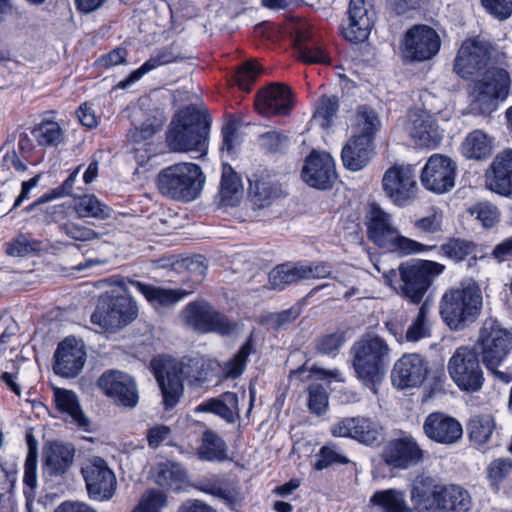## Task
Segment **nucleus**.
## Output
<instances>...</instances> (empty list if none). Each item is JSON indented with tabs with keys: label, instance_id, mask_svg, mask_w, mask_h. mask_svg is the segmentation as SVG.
I'll list each match as a JSON object with an SVG mask.
<instances>
[{
	"label": "nucleus",
	"instance_id": "obj_1",
	"mask_svg": "<svg viewBox=\"0 0 512 512\" xmlns=\"http://www.w3.org/2000/svg\"><path fill=\"white\" fill-rule=\"evenodd\" d=\"M126 294L114 297H101L91 322L107 330H114L131 323L138 313L136 302L128 295L129 285L140 292L152 305L169 307L186 297L189 292L183 289H164L130 278L116 282Z\"/></svg>",
	"mask_w": 512,
	"mask_h": 512
},
{
	"label": "nucleus",
	"instance_id": "obj_2",
	"mask_svg": "<svg viewBox=\"0 0 512 512\" xmlns=\"http://www.w3.org/2000/svg\"><path fill=\"white\" fill-rule=\"evenodd\" d=\"M444 269L443 264L435 261L410 260L401 263L397 269H389L382 274L385 285L410 303L418 305Z\"/></svg>",
	"mask_w": 512,
	"mask_h": 512
},
{
	"label": "nucleus",
	"instance_id": "obj_3",
	"mask_svg": "<svg viewBox=\"0 0 512 512\" xmlns=\"http://www.w3.org/2000/svg\"><path fill=\"white\" fill-rule=\"evenodd\" d=\"M210 117L194 107L180 110L166 133L168 147L174 152L197 151L205 155L210 133Z\"/></svg>",
	"mask_w": 512,
	"mask_h": 512
},
{
	"label": "nucleus",
	"instance_id": "obj_4",
	"mask_svg": "<svg viewBox=\"0 0 512 512\" xmlns=\"http://www.w3.org/2000/svg\"><path fill=\"white\" fill-rule=\"evenodd\" d=\"M155 378L160 386L165 409L173 408L183 392L182 381L205 379L203 362L197 358L178 361L171 357H158L151 361Z\"/></svg>",
	"mask_w": 512,
	"mask_h": 512
},
{
	"label": "nucleus",
	"instance_id": "obj_5",
	"mask_svg": "<svg viewBox=\"0 0 512 512\" xmlns=\"http://www.w3.org/2000/svg\"><path fill=\"white\" fill-rule=\"evenodd\" d=\"M379 127L376 113L367 106H360L355 118L354 133L341 151L346 169L356 172L368 165L374 156V136Z\"/></svg>",
	"mask_w": 512,
	"mask_h": 512
},
{
	"label": "nucleus",
	"instance_id": "obj_6",
	"mask_svg": "<svg viewBox=\"0 0 512 512\" xmlns=\"http://www.w3.org/2000/svg\"><path fill=\"white\" fill-rule=\"evenodd\" d=\"M353 368L357 378L373 393L390 361L391 349L379 336H365L353 348Z\"/></svg>",
	"mask_w": 512,
	"mask_h": 512
},
{
	"label": "nucleus",
	"instance_id": "obj_7",
	"mask_svg": "<svg viewBox=\"0 0 512 512\" xmlns=\"http://www.w3.org/2000/svg\"><path fill=\"white\" fill-rule=\"evenodd\" d=\"M205 180L199 165L181 162L163 168L158 173L157 187L159 192L167 198L190 202L201 194Z\"/></svg>",
	"mask_w": 512,
	"mask_h": 512
},
{
	"label": "nucleus",
	"instance_id": "obj_8",
	"mask_svg": "<svg viewBox=\"0 0 512 512\" xmlns=\"http://www.w3.org/2000/svg\"><path fill=\"white\" fill-rule=\"evenodd\" d=\"M475 349L489 371L505 383L511 381L510 374L497 370V367L512 351V333L497 319L489 317L482 322Z\"/></svg>",
	"mask_w": 512,
	"mask_h": 512
},
{
	"label": "nucleus",
	"instance_id": "obj_9",
	"mask_svg": "<svg viewBox=\"0 0 512 512\" xmlns=\"http://www.w3.org/2000/svg\"><path fill=\"white\" fill-rule=\"evenodd\" d=\"M482 307V295L475 283L446 291L440 302V315L451 330L460 331L473 323Z\"/></svg>",
	"mask_w": 512,
	"mask_h": 512
},
{
	"label": "nucleus",
	"instance_id": "obj_10",
	"mask_svg": "<svg viewBox=\"0 0 512 512\" xmlns=\"http://www.w3.org/2000/svg\"><path fill=\"white\" fill-rule=\"evenodd\" d=\"M366 225L369 239L382 249L398 253L401 256L417 254L430 249L422 243L402 236L394 227L391 215L375 203L369 206Z\"/></svg>",
	"mask_w": 512,
	"mask_h": 512
},
{
	"label": "nucleus",
	"instance_id": "obj_11",
	"mask_svg": "<svg viewBox=\"0 0 512 512\" xmlns=\"http://www.w3.org/2000/svg\"><path fill=\"white\" fill-rule=\"evenodd\" d=\"M182 316L186 326L201 334L216 333L230 336L237 329L234 321L202 300L187 304Z\"/></svg>",
	"mask_w": 512,
	"mask_h": 512
},
{
	"label": "nucleus",
	"instance_id": "obj_12",
	"mask_svg": "<svg viewBox=\"0 0 512 512\" xmlns=\"http://www.w3.org/2000/svg\"><path fill=\"white\" fill-rule=\"evenodd\" d=\"M510 85V75L505 69H486L482 78L474 83L473 109L482 114L492 112L496 108L497 100H504L508 96Z\"/></svg>",
	"mask_w": 512,
	"mask_h": 512
},
{
	"label": "nucleus",
	"instance_id": "obj_13",
	"mask_svg": "<svg viewBox=\"0 0 512 512\" xmlns=\"http://www.w3.org/2000/svg\"><path fill=\"white\" fill-rule=\"evenodd\" d=\"M448 372L454 383L463 391L476 392L483 385V371L478 355L472 348H457L448 361Z\"/></svg>",
	"mask_w": 512,
	"mask_h": 512
},
{
	"label": "nucleus",
	"instance_id": "obj_14",
	"mask_svg": "<svg viewBox=\"0 0 512 512\" xmlns=\"http://www.w3.org/2000/svg\"><path fill=\"white\" fill-rule=\"evenodd\" d=\"M381 457L388 466L407 470L423 462L425 451L411 434L401 432L385 445Z\"/></svg>",
	"mask_w": 512,
	"mask_h": 512
},
{
	"label": "nucleus",
	"instance_id": "obj_15",
	"mask_svg": "<svg viewBox=\"0 0 512 512\" xmlns=\"http://www.w3.org/2000/svg\"><path fill=\"white\" fill-rule=\"evenodd\" d=\"M491 44L479 38L467 39L460 46L454 63V71L469 79L486 69L491 59Z\"/></svg>",
	"mask_w": 512,
	"mask_h": 512
},
{
	"label": "nucleus",
	"instance_id": "obj_16",
	"mask_svg": "<svg viewBox=\"0 0 512 512\" xmlns=\"http://www.w3.org/2000/svg\"><path fill=\"white\" fill-rule=\"evenodd\" d=\"M385 194L399 206L405 205L416 195L415 169L409 164H395L388 168L382 178Z\"/></svg>",
	"mask_w": 512,
	"mask_h": 512
},
{
	"label": "nucleus",
	"instance_id": "obj_17",
	"mask_svg": "<svg viewBox=\"0 0 512 512\" xmlns=\"http://www.w3.org/2000/svg\"><path fill=\"white\" fill-rule=\"evenodd\" d=\"M440 46L441 39L433 28L415 25L405 33L402 53L406 60L422 62L433 58Z\"/></svg>",
	"mask_w": 512,
	"mask_h": 512
},
{
	"label": "nucleus",
	"instance_id": "obj_18",
	"mask_svg": "<svg viewBox=\"0 0 512 512\" xmlns=\"http://www.w3.org/2000/svg\"><path fill=\"white\" fill-rule=\"evenodd\" d=\"M457 165L450 157L433 154L421 171L422 185L429 191L443 194L455 186Z\"/></svg>",
	"mask_w": 512,
	"mask_h": 512
},
{
	"label": "nucleus",
	"instance_id": "obj_19",
	"mask_svg": "<svg viewBox=\"0 0 512 512\" xmlns=\"http://www.w3.org/2000/svg\"><path fill=\"white\" fill-rule=\"evenodd\" d=\"M81 471L91 498L105 500L113 496L117 482L105 460L100 457L89 459Z\"/></svg>",
	"mask_w": 512,
	"mask_h": 512
},
{
	"label": "nucleus",
	"instance_id": "obj_20",
	"mask_svg": "<svg viewBox=\"0 0 512 512\" xmlns=\"http://www.w3.org/2000/svg\"><path fill=\"white\" fill-rule=\"evenodd\" d=\"M302 179L310 187L327 190L337 179L335 162L326 152L312 151L302 169Z\"/></svg>",
	"mask_w": 512,
	"mask_h": 512
},
{
	"label": "nucleus",
	"instance_id": "obj_21",
	"mask_svg": "<svg viewBox=\"0 0 512 512\" xmlns=\"http://www.w3.org/2000/svg\"><path fill=\"white\" fill-rule=\"evenodd\" d=\"M98 386L119 406L133 408L138 403L136 384L129 375L123 372L115 370L105 372L99 378Z\"/></svg>",
	"mask_w": 512,
	"mask_h": 512
},
{
	"label": "nucleus",
	"instance_id": "obj_22",
	"mask_svg": "<svg viewBox=\"0 0 512 512\" xmlns=\"http://www.w3.org/2000/svg\"><path fill=\"white\" fill-rule=\"evenodd\" d=\"M331 433L336 437H347L365 445H373L379 442L382 427L371 418L346 417L331 427Z\"/></svg>",
	"mask_w": 512,
	"mask_h": 512
},
{
	"label": "nucleus",
	"instance_id": "obj_23",
	"mask_svg": "<svg viewBox=\"0 0 512 512\" xmlns=\"http://www.w3.org/2000/svg\"><path fill=\"white\" fill-rule=\"evenodd\" d=\"M428 374L427 361L417 353L404 354L393 366L391 380L399 389L420 386Z\"/></svg>",
	"mask_w": 512,
	"mask_h": 512
},
{
	"label": "nucleus",
	"instance_id": "obj_24",
	"mask_svg": "<svg viewBox=\"0 0 512 512\" xmlns=\"http://www.w3.org/2000/svg\"><path fill=\"white\" fill-rule=\"evenodd\" d=\"M85 358L84 343L73 337H67L58 344L54 354L53 369L57 375L62 377H75L83 369Z\"/></svg>",
	"mask_w": 512,
	"mask_h": 512
},
{
	"label": "nucleus",
	"instance_id": "obj_25",
	"mask_svg": "<svg viewBox=\"0 0 512 512\" xmlns=\"http://www.w3.org/2000/svg\"><path fill=\"white\" fill-rule=\"evenodd\" d=\"M423 433L431 441L442 445H453L463 435L461 423L443 412H432L424 420Z\"/></svg>",
	"mask_w": 512,
	"mask_h": 512
},
{
	"label": "nucleus",
	"instance_id": "obj_26",
	"mask_svg": "<svg viewBox=\"0 0 512 512\" xmlns=\"http://www.w3.org/2000/svg\"><path fill=\"white\" fill-rule=\"evenodd\" d=\"M294 105L290 88L272 83L261 89L255 98L256 110L264 116L287 115Z\"/></svg>",
	"mask_w": 512,
	"mask_h": 512
},
{
	"label": "nucleus",
	"instance_id": "obj_27",
	"mask_svg": "<svg viewBox=\"0 0 512 512\" xmlns=\"http://www.w3.org/2000/svg\"><path fill=\"white\" fill-rule=\"evenodd\" d=\"M347 14V21L342 25L344 38L353 43L364 42L374 24L373 13L367 9L365 0H350Z\"/></svg>",
	"mask_w": 512,
	"mask_h": 512
},
{
	"label": "nucleus",
	"instance_id": "obj_28",
	"mask_svg": "<svg viewBox=\"0 0 512 512\" xmlns=\"http://www.w3.org/2000/svg\"><path fill=\"white\" fill-rule=\"evenodd\" d=\"M406 128L416 144L421 147L435 148L442 139L434 117L419 109L409 112Z\"/></svg>",
	"mask_w": 512,
	"mask_h": 512
},
{
	"label": "nucleus",
	"instance_id": "obj_29",
	"mask_svg": "<svg viewBox=\"0 0 512 512\" xmlns=\"http://www.w3.org/2000/svg\"><path fill=\"white\" fill-rule=\"evenodd\" d=\"M189 58L180 44L173 42L155 52L141 67L134 70L126 79L118 83V87L126 89L140 80L146 73L163 65L180 62Z\"/></svg>",
	"mask_w": 512,
	"mask_h": 512
},
{
	"label": "nucleus",
	"instance_id": "obj_30",
	"mask_svg": "<svg viewBox=\"0 0 512 512\" xmlns=\"http://www.w3.org/2000/svg\"><path fill=\"white\" fill-rule=\"evenodd\" d=\"M441 487L430 476L419 475L411 489V501L417 512H436L440 501Z\"/></svg>",
	"mask_w": 512,
	"mask_h": 512
},
{
	"label": "nucleus",
	"instance_id": "obj_31",
	"mask_svg": "<svg viewBox=\"0 0 512 512\" xmlns=\"http://www.w3.org/2000/svg\"><path fill=\"white\" fill-rule=\"evenodd\" d=\"M75 449L71 444L53 442L45 447L43 452L44 464L50 474H64L71 466Z\"/></svg>",
	"mask_w": 512,
	"mask_h": 512
},
{
	"label": "nucleus",
	"instance_id": "obj_32",
	"mask_svg": "<svg viewBox=\"0 0 512 512\" xmlns=\"http://www.w3.org/2000/svg\"><path fill=\"white\" fill-rule=\"evenodd\" d=\"M54 401L57 409L65 413L71 423L83 430H88L90 421L81 409L78 398L73 391L62 388L54 389Z\"/></svg>",
	"mask_w": 512,
	"mask_h": 512
},
{
	"label": "nucleus",
	"instance_id": "obj_33",
	"mask_svg": "<svg viewBox=\"0 0 512 512\" xmlns=\"http://www.w3.org/2000/svg\"><path fill=\"white\" fill-rule=\"evenodd\" d=\"M297 57L305 63L330 62L329 56L309 31L299 30L294 38Z\"/></svg>",
	"mask_w": 512,
	"mask_h": 512
},
{
	"label": "nucleus",
	"instance_id": "obj_34",
	"mask_svg": "<svg viewBox=\"0 0 512 512\" xmlns=\"http://www.w3.org/2000/svg\"><path fill=\"white\" fill-rule=\"evenodd\" d=\"M50 221L57 223L60 231L75 241H93L95 239H99L102 235L90 227L65 220L64 208L61 205L53 206L51 208L49 222Z\"/></svg>",
	"mask_w": 512,
	"mask_h": 512
},
{
	"label": "nucleus",
	"instance_id": "obj_35",
	"mask_svg": "<svg viewBox=\"0 0 512 512\" xmlns=\"http://www.w3.org/2000/svg\"><path fill=\"white\" fill-rule=\"evenodd\" d=\"M472 508L470 494L458 485L441 486L437 510L441 512H469Z\"/></svg>",
	"mask_w": 512,
	"mask_h": 512
},
{
	"label": "nucleus",
	"instance_id": "obj_36",
	"mask_svg": "<svg viewBox=\"0 0 512 512\" xmlns=\"http://www.w3.org/2000/svg\"><path fill=\"white\" fill-rule=\"evenodd\" d=\"M198 489L219 498L228 505L235 504L241 499V493L237 485L224 477H212L202 480L198 485Z\"/></svg>",
	"mask_w": 512,
	"mask_h": 512
},
{
	"label": "nucleus",
	"instance_id": "obj_37",
	"mask_svg": "<svg viewBox=\"0 0 512 512\" xmlns=\"http://www.w3.org/2000/svg\"><path fill=\"white\" fill-rule=\"evenodd\" d=\"M496 430L497 424L491 414L474 415L467 423L468 436L478 446L488 444Z\"/></svg>",
	"mask_w": 512,
	"mask_h": 512
},
{
	"label": "nucleus",
	"instance_id": "obj_38",
	"mask_svg": "<svg viewBox=\"0 0 512 512\" xmlns=\"http://www.w3.org/2000/svg\"><path fill=\"white\" fill-rule=\"evenodd\" d=\"M203 411L214 413L228 423H233L239 414L238 396L233 392H225L218 398H212L201 404Z\"/></svg>",
	"mask_w": 512,
	"mask_h": 512
},
{
	"label": "nucleus",
	"instance_id": "obj_39",
	"mask_svg": "<svg viewBox=\"0 0 512 512\" xmlns=\"http://www.w3.org/2000/svg\"><path fill=\"white\" fill-rule=\"evenodd\" d=\"M243 193V186L240 177L228 164L222 168L220 183L221 201L226 206H235Z\"/></svg>",
	"mask_w": 512,
	"mask_h": 512
},
{
	"label": "nucleus",
	"instance_id": "obj_40",
	"mask_svg": "<svg viewBox=\"0 0 512 512\" xmlns=\"http://www.w3.org/2000/svg\"><path fill=\"white\" fill-rule=\"evenodd\" d=\"M198 456L206 461H224L227 458V445L218 434L212 430H205L198 448Z\"/></svg>",
	"mask_w": 512,
	"mask_h": 512
},
{
	"label": "nucleus",
	"instance_id": "obj_41",
	"mask_svg": "<svg viewBox=\"0 0 512 512\" xmlns=\"http://www.w3.org/2000/svg\"><path fill=\"white\" fill-rule=\"evenodd\" d=\"M183 468L174 462L159 463L154 467L155 482L166 489L178 490L185 481Z\"/></svg>",
	"mask_w": 512,
	"mask_h": 512
},
{
	"label": "nucleus",
	"instance_id": "obj_42",
	"mask_svg": "<svg viewBox=\"0 0 512 512\" xmlns=\"http://www.w3.org/2000/svg\"><path fill=\"white\" fill-rule=\"evenodd\" d=\"M74 209L80 218L104 220L112 215V209L92 194L79 197L75 201Z\"/></svg>",
	"mask_w": 512,
	"mask_h": 512
},
{
	"label": "nucleus",
	"instance_id": "obj_43",
	"mask_svg": "<svg viewBox=\"0 0 512 512\" xmlns=\"http://www.w3.org/2000/svg\"><path fill=\"white\" fill-rule=\"evenodd\" d=\"M303 280L300 264L285 263L275 267L269 274L273 289L283 290L286 286Z\"/></svg>",
	"mask_w": 512,
	"mask_h": 512
},
{
	"label": "nucleus",
	"instance_id": "obj_44",
	"mask_svg": "<svg viewBox=\"0 0 512 512\" xmlns=\"http://www.w3.org/2000/svg\"><path fill=\"white\" fill-rule=\"evenodd\" d=\"M165 121L166 117L164 113L157 109L152 115L147 117L139 127L131 129L128 133V137L131 141L136 143L148 140L162 129Z\"/></svg>",
	"mask_w": 512,
	"mask_h": 512
},
{
	"label": "nucleus",
	"instance_id": "obj_45",
	"mask_svg": "<svg viewBox=\"0 0 512 512\" xmlns=\"http://www.w3.org/2000/svg\"><path fill=\"white\" fill-rule=\"evenodd\" d=\"M462 150L467 158L482 159L490 155L491 144L485 133L475 130L464 140Z\"/></svg>",
	"mask_w": 512,
	"mask_h": 512
},
{
	"label": "nucleus",
	"instance_id": "obj_46",
	"mask_svg": "<svg viewBox=\"0 0 512 512\" xmlns=\"http://www.w3.org/2000/svg\"><path fill=\"white\" fill-rule=\"evenodd\" d=\"M371 502L386 512H409L404 493L398 490L378 491L371 497Z\"/></svg>",
	"mask_w": 512,
	"mask_h": 512
},
{
	"label": "nucleus",
	"instance_id": "obj_47",
	"mask_svg": "<svg viewBox=\"0 0 512 512\" xmlns=\"http://www.w3.org/2000/svg\"><path fill=\"white\" fill-rule=\"evenodd\" d=\"M430 311V305L428 301H424L419 311L405 332V341L416 342L422 338L430 336V325L428 322V314Z\"/></svg>",
	"mask_w": 512,
	"mask_h": 512
},
{
	"label": "nucleus",
	"instance_id": "obj_48",
	"mask_svg": "<svg viewBox=\"0 0 512 512\" xmlns=\"http://www.w3.org/2000/svg\"><path fill=\"white\" fill-rule=\"evenodd\" d=\"M250 193L255 204L263 207L269 204L271 200L278 198L282 191L278 184L258 179L250 181Z\"/></svg>",
	"mask_w": 512,
	"mask_h": 512
},
{
	"label": "nucleus",
	"instance_id": "obj_49",
	"mask_svg": "<svg viewBox=\"0 0 512 512\" xmlns=\"http://www.w3.org/2000/svg\"><path fill=\"white\" fill-rule=\"evenodd\" d=\"M253 352V345L251 338L241 346L239 351L234 355L233 358L229 359L224 363L223 373L228 378H237L245 370L246 362L249 355Z\"/></svg>",
	"mask_w": 512,
	"mask_h": 512
},
{
	"label": "nucleus",
	"instance_id": "obj_50",
	"mask_svg": "<svg viewBox=\"0 0 512 512\" xmlns=\"http://www.w3.org/2000/svg\"><path fill=\"white\" fill-rule=\"evenodd\" d=\"M339 109V101L336 96L323 95L317 102L314 118L319 121L321 127H330Z\"/></svg>",
	"mask_w": 512,
	"mask_h": 512
},
{
	"label": "nucleus",
	"instance_id": "obj_51",
	"mask_svg": "<svg viewBox=\"0 0 512 512\" xmlns=\"http://www.w3.org/2000/svg\"><path fill=\"white\" fill-rule=\"evenodd\" d=\"M485 178L486 187L492 192L502 196H509L512 193V175L491 165Z\"/></svg>",
	"mask_w": 512,
	"mask_h": 512
},
{
	"label": "nucleus",
	"instance_id": "obj_52",
	"mask_svg": "<svg viewBox=\"0 0 512 512\" xmlns=\"http://www.w3.org/2000/svg\"><path fill=\"white\" fill-rule=\"evenodd\" d=\"M32 135L41 146L57 145L62 136L61 127L54 121H43L32 130Z\"/></svg>",
	"mask_w": 512,
	"mask_h": 512
},
{
	"label": "nucleus",
	"instance_id": "obj_53",
	"mask_svg": "<svg viewBox=\"0 0 512 512\" xmlns=\"http://www.w3.org/2000/svg\"><path fill=\"white\" fill-rule=\"evenodd\" d=\"M307 392L310 412L317 416L325 414L329 405V396L325 386L320 383H311Z\"/></svg>",
	"mask_w": 512,
	"mask_h": 512
},
{
	"label": "nucleus",
	"instance_id": "obj_54",
	"mask_svg": "<svg viewBox=\"0 0 512 512\" xmlns=\"http://www.w3.org/2000/svg\"><path fill=\"white\" fill-rule=\"evenodd\" d=\"M79 169L80 167L74 170L60 186L52 189L48 193L43 194L36 201L31 203L28 207H26V211L31 212L35 210L36 207H38L39 205H42L57 198L70 195L73 189V185L76 181Z\"/></svg>",
	"mask_w": 512,
	"mask_h": 512
},
{
	"label": "nucleus",
	"instance_id": "obj_55",
	"mask_svg": "<svg viewBox=\"0 0 512 512\" xmlns=\"http://www.w3.org/2000/svg\"><path fill=\"white\" fill-rule=\"evenodd\" d=\"M440 250L447 258L455 262H461L474 253L475 245L472 242L454 238L442 244Z\"/></svg>",
	"mask_w": 512,
	"mask_h": 512
},
{
	"label": "nucleus",
	"instance_id": "obj_56",
	"mask_svg": "<svg viewBox=\"0 0 512 512\" xmlns=\"http://www.w3.org/2000/svg\"><path fill=\"white\" fill-rule=\"evenodd\" d=\"M350 460L341 452L335 444L323 446L317 454V461L314 464L316 470H323L335 464H348Z\"/></svg>",
	"mask_w": 512,
	"mask_h": 512
},
{
	"label": "nucleus",
	"instance_id": "obj_57",
	"mask_svg": "<svg viewBox=\"0 0 512 512\" xmlns=\"http://www.w3.org/2000/svg\"><path fill=\"white\" fill-rule=\"evenodd\" d=\"M511 470L512 460L509 458H498L488 465L487 478L495 491L499 490V484L510 474Z\"/></svg>",
	"mask_w": 512,
	"mask_h": 512
},
{
	"label": "nucleus",
	"instance_id": "obj_58",
	"mask_svg": "<svg viewBox=\"0 0 512 512\" xmlns=\"http://www.w3.org/2000/svg\"><path fill=\"white\" fill-rule=\"evenodd\" d=\"M36 469L37 457L36 454L30 450L25 460L23 476V482L25 486L28 488L24 490V494L27 499H33L35 496L34 490L37 486Z\"/></svg>",
	"mask_w": 512,
	"mask_h": 512
},
{
	"label": "nucleus",
	"instance_id": "obj_59",
	"mask_svg": "<svg viewBox=\"0 0 512 512\" xmlns=\"http://www.w3.org/2000/svg\"><path fill=\"white\" fill-rule=\"evenodd\" d=\"M166 504L164 493L156 490H150L145 493L137 507L132 512H160Z\"/></svg>",
	"mask_w": 512,
	"mask_h": 512
},
{
	"label": "nucleus",
	"instance_id": "obj_60",
	"mask_svg": "<svg viewBox=\"0 0 512 512\" xmlns=\"http://www.w3.org/2000/svg\"><path fill=\"white\" fill-rule=\"evenodd\" d=\"M469 213L481 222L485 228L492 227L498 219L497 208L487 202L478 203L469 208Z\"/></svg>",
	"mask_w": 512,
	"mask_h": 512
},
{
	"label": "nucleus",
	"instance_id": "obj_61",
	"mask_svg": "<svg viewBox=\"0 0 512 512\" xmlns=\"http://www.w3.org/2000/svg\"><path fill=\"white\" fill-rule=\"evenodd\" d=\"M260 73V68L254 61L243 63L237 70L235 81L237 85L245 91H249L252 83Z\"/></svg>",
	"mask_w": 512,
	"mask_h": 512
},
{
	"label": "nucleus",
	"instance_id": "obj_62",
	"mask_svg": "<svg viewBox=\"0 0 512 512\" xmlns=\"http://www.w3.org/2000/svg\"><path fill=\"white\" fill-rule=\"evenodd\" d=\"M288 142V137L278 131H269L260 135V145L269 153L283 151L287 148Z\"/></svg>",
	"mask_w": 512,
	"mask_h": 512
},
{
	"label": "nucleus",
	"instance_id": "obj_63",
	"mask_svg": "<svg viewBox=\"0 0 512 512\" xmlns=\"http://www.w3.org/2000/svg\"><path fill=\"white\" fill-rule=\"evenodd\" d=\"M481 3L497 19L505 20L512 15V0H481Z\"/></svg>",
	"mask_w": 512,
	"mask_h": 512
},
{
	"label": "nucleus",
	"instance_id": "obj_64",
	"mask_svg": "<svg viewBox=\"0 0 512 512\" xmlns=\"http://www.w3.org/2000/svg\"><path fill=\"white\" fill-rule=\"evenodd\" d=\"M146 438L150 448L156 449L171 441V429L165 425H156L148 429Z\"/></svg>",
	"mask_w": 512,
	"mask_h": 512
}]
</instances>
